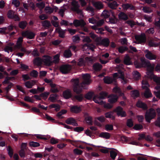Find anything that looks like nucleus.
<instances>
[{
  "label": "nucleus",
  "mask_w": 160,
  "mask_h": 160,
  "mask_svg": "<svg viewBox=\"0 0 160 160\" xmlns=\"http://www.w3.org/2000/svg\"><path fill=\"white\" fill-rule=\"evenodd\" d=\"M49 94V92H46L41 93L40 94V96L42 97L43 99L46 100Z\"/></svg>",
  "instance_id": "ea45409f"
},
{
  "label": "nucleus",
  "mask_w": 160,
  "mask_h": 160,
  "mask_svg": "<svg viewBox=\"0 0 160 160\" xmlns=\"http://www.w3.org/2000/svg\"><path fill=\"white\" fill-rule=\"evenodd\" d=\"M15 15V14H14V12L11 10H10L8 11L7 14L8 17L9 18L11 19L13 17V16H14Z\"/></svg>",
  "instance_id": "13d9d810"
},
{
  "label": "nucleus",
  "mask_w": 160,
  "mask_h": 160,
  "mask_svg": "<svg viewBox=\"0 0 160 160\" xmlns=\"http://www.w3.org/2000/svg\"><path fill=\"white\" fill-rule=\"evenodd\" d=\"M29 144L30 146L33 147H38L40 146V144L38 142L34 141L30 142Z\"/></svg>",
  "instance_id": "49530a36"
},
{
  "label": "nucleus",
  "mask_w": 160,
  "mask_h": 160,
  "mask_svg": "<svg viewBox=\"0 0 160 160\" xmlns=\"http://www.w3.org/2000/svg\"><path fill=\"white\" fill-rule=\"evenodd\" d=\"M110 157L113 160H114L117 155V153L115 151L112 150L110 152Z\"/></svg>",
  "instance_id": "8fccbe9b"
},
{
  "label": "nucleus",
  "mask_w": 160,
  "mask_h": 160,
  "mask_svg": "<svg viewBox=\"0 0 160 160\" xmlns=\"http://www.w3.org/2000/svg\"><path fill=\"white\" fill-rule=\"evenodd\" d=\"M58 95L57 94H51L48 98V100L51 102H55L58 99Z\"/></svg>",
  "instance_id": "c85d7f7f"
},
{
  "label": "nucleus",
  "mask_w": 160,
  "mask_h": 160,
  "mask_svg": "<svg viewBox=\"0 0 160 160\" xmlns=\"http://www.w3.org/2000/svg\"><path fill=\"white\" fill-rule=\"evenodd\" d=\"M139 92L138 90H134L132 91V96L134 98H136L139 97Z\"/></svg>",
  "instance_id": "e433bc0d"
},
{
  "label": "nucleus",
  "mask_w": 160,
  "mask_h": 160,
  "mask_svg": "<svg viewBox=\"0 0 160 160\" xmlns=\"http://www.w3.org/2000/svg\"><path fill=\"white\" fill-rule=\"evenodd\" d=\"M82 77L83 81L82 83L79 82V79L78 78L72 79L71 80L72 82L73 90L77 94L82 92V89H85L84 88L85 85L89 84L91 82L90 80L91 76L89 74H82Z\"/></svg>",
  "instance_id": "f03ea898"
},
{
  "label": "nucleus",
  "mask_w": 160,
  "mask_h": 160,
  "mask_svg": "<svg viewBox=\"0 0 160 160\" xmlns=\"http://www.w3.org/2000/svg\"><path fill=\"white\" fill-rule=\"evenodd\" d=\"M70 110L72 112L78 113L81 111V109L80 107L77 106H74L71 108Z\"/></svg>",
  "instance_id": "b1692460"
},
{
  "label": "nucleus",
  "mask_w": 160,
  "mask_h": 160,
  "mask_svg": "<svg viewBox=\"0 0 160 160\" xmlns=\"http://www.w3.org/2000/svg\"><path fill=\"white\" fill-rule=\"evenodd\" d=\"M28 23L25 21H22L20 22L19 23V26L21 29H24L26 27Z\"/></svg>",
  "instance_id": "4c0bfd02"
},
{
  "label": "nucleus",
  "mask_w": 160,
  "mask_h": 160,
  "mask_svg": "<svg viewBox=\"0 0 160 160\" xmlns=\"http://www.w3.org/2000/svg\"><path fill=\"white\" fill-rule=\"evenodd\" d=\"M19 154L21 158H24L25 156V150L21 149L19 152Z\"/></svg>",
  "instance_id": "774afa93"
},
{
  "label": "nucleus",
  "mask_w": 160,
  "mask_h": 160,
  "mask_svg": "<svg viewBox=\"0 0 160 160\" xmlns=\"http://www.w3.org/2000/svg\"><path fill=\"white\" fill-rule=\"evenodd\" d=\"M118 18L119 19L126 21L128 19V17L127 15L123 12H121L118 14Z\"/></svg>",
  "instance_id": "bb28decb"
},
{
  "label": "nucleus",
  "mask_w": 160,
  "mask_h": 160,
  "mask_svg": "<svg viewBox=\"0 0 160 160\" xmlns=\"http://www.w3.org/2000/svg\"><path fill=\"white\" fill-rule=\"evenodd\" d=\"M136 105L137 107L142 108L143 110H147L148 107L147 104L140 101H138L136 103Z\"/></svg>",
  "instance_id": "dca6fc26"
},
{
  "label": "nucleus",
  "mask_w": 160,
  "mask_h": 160,
  "mask_svg": "<svg viewBox=\"0 0 160 160\" xmlns=\"http://www.w3.org/2000/svg\"><path fill=\"white\" fill-rule=\"evenodd\" d=\"M66 30H63L61 29V28L60 27H59L56 29V31L57 32H58L59 34V36L62 38H64L65 36V31H66Z\"/></svg>",
  "instance_id": "6ab92c4d"
},
{
  "label": "nucleus",
  "mask_w": 160,
  "mask_h": 160,
  "mask_svg": "<svg viewBox=\"0 0 160 160\" xmlns=\"http://www.w3.org/2000/svg\"><path fill=\"white\" fill-rule=\"evenodd\" d=\"M107 95L108 94L106 92L102 91L99 93V95L94 96L93 100L95 103L102 105L104 103V102L102 100L105 99Z\"/></svg>",
  "instance_id": "7ed1b4c3"
},
{
  "label": "nucleus",
  "mask_w": 160,
  "mask_h": 160,
  "mask_svg": "<svg viewBox=\"0 0 160 160\" xmlns=\"http://www.w3.org/2000/svg\"><path fill=\"white\" fill-rule=\"evenodd\" d=\"M67 112V111L66 110L63 109L61 110L60 112L58 113L57 114V116L59 118H62L63 117L61 116L62 115H63Z\"/></svg>",
  "instance_id": "a19ab883"
},
{
  "label": "nucleus",
  "mask_w": 160,
  "mask_h": 160,
  "mask_svg": "<svg viewBox=\"0 0 160 160\" xmlns=\"http://www.w3.org/2000/svg\"><path fill=\"white\" fill-rule=\"evenodd\" d=\"M113 91L114 92L117 94L119 96H122L123 94V92H122L121 88L117 86H116L113 88Z\"/></svg>",
  "instance_id": "393cba45"
},
{
  "label": "nucleus",
  "mask_w": 160,
  "mask_h": 160,
  "mask_svg": "<svg viewBox=\"0 0 160 160\" xmlns=\"http://www.w3.org/2000/svg\"><path fill=\"white\" fill-rule=\"evenodd\" d=\"M96 41L97 42V45H102L105 47H108L110 43L109 40L108 38H105L102 40L99 39V38H97Z\"/></svg>",
  "instance_id": "6e6552de"
},
{
  "label": "nucleus",
  "mask_w": 160,
  "mask_h": 160,
  "mask_svg": "<svg viewBox=\"0 0 160 160\" xmlns=\"http://www.w3.org/2000/svg\"><path fill=\"white\" fill-rule=\"evenodd\" d=\"M38 72L35 70H33L30 73V75L31 76L34 78H37L38 76Z\"/></svg>",
  "instance_id": "864d4df0"
},
{
  "label": "nucleus",
  "mask_w": 160,
  "mask_h": 160,
  "mask_svg": "<svg viewBox=\"0 0 160 160\" xmlns=\"http://www.w3.org/2000/svg\"><path fill=\"white\" fill-rule=\"evenodd\" d=\"M114 112L117 113L118 116L122 117H126L127 116L126 112L123 110V108L119 106L117 107L114 110Z\"/></svg>",
  "instance_id": "9d476101"
},
{
  "label": "nucleus",
  "mask_w": 160,
  "mask_h": 160,
  "mask_svg": "<svg viewBox=\"0 0 160 160\" xmlns=\"http://www.w3.org/2000/svg\"><path fill=\"white\" fill-rule=\"evenodd\" d=\"M118 97L116 95H110L108 101L111 104H113L116 102L118 100Z\"/></svg>",
  "instance_id": "f3484780"
},
{
  "label": "nucleus",
  "mask_w": 160,
  "mask_h": 160,
  "mask_svg": "<svg viewBox=\"0 0 160 160\" xmlns=\"http://www.w3.org/2000/svg\"><path fill=\"white\" fill-rule=\"evenodd\" d=\"M72 55L71 52L70 50H65L63 53V56L66 58L70 57Z\"/></svg>",
  "instance_id": "c9c22d12"
},
{
  "label": "nucleus",
  "mask_w": 160,
  "mask_h": 160,
  "mask_svg": "<svg viewBox=\"0 0 160 160\" xmlns=\"http://www.w3.org/2000/svg\"><path fill=\"white\" fill-rule=\"evenodd\" d=\"M145 89L143 93V96L146 98H148L152 97V94L149 88Z\"/></svg>",
  "instance_id": "4be33fe9"
},
{
  "label": "nucleus",
  "mask_w": 160,
  "mask_h": 160,
  "mask_svg": "<svg viewBox=\"0 0 160 160\" xmlns=\"http://www.w3.org/2000/svg\"><path fill=\"white\" fill-rule=\"evenodd\" d=\"M133 128L135 130H139L143 128V126L140 124H136L133 127Z\"/></svg>",
  "instance_id": "052dcab7"
},
{
  "label": "nucleus",
  "mask_w": 160,
  "mask_h": 160,
  "mask_svg": "<svg viewBox=\"0 0 160 160\" xmlns=\"http://www.w3.org/2000/svg\"><path fill=\"white\" fill-rule=\"evenodd\" d=\"M104 82L106 84H110L112 83L115 80L109 76H106L104 77L103 78Z\"/></svg>",
  "instance_id": "5701e85b"
},
{
  "label": "nucleus",
  "mask_w": 160,
  "mask_h": 160,
  "mask_svg": "<svg viewBox=\"0 0 160 160\" xmlns=\"http://www.w3.org/2000/svg\"><path fill=\"white\" fill-rule=\"evenodd\" d=\"M85 120L88 124L90 125L92 124V118L91 117L89 116L86 117L85 118Z\"/></svg>",
  "instance_id": "a18cd8bd"
},
{
  "label": "nucleus",
  "mask_w": 160,
  "mask_h": 160,
  "mask_svg": "<svg viewBox=\"0 0 160 160\" xmlns=\"http://www.w3.org/2000/svg\"><path fill=\"white\" fill-rule=\"evenodd\" d=\"M79 62H77L76 61H72L71 63H73L74 65L76 66L77 65L79 66H82L84 65V63L85 61H79ZM92 62L93 61H88Z\"/></svg>",
  "instance_id": "473e14b6"
},
{
  "label": "nucleus",
  "mask_w": 160,
  "mask_h": 160,
  "mask_svg": "<svg viewBox=\"0 0 160 160\" xmlns=\"http://www.w3.org/2000/svg\"><path fill=\"white\" fill-rule=\"evenodd\" d=\"M134 64L137 68H140L142 67L147 68V75L151 78H152L153 81L158 85H160V78L155 76L153 73L154 68V65L151 64L149 61H134Z\"/></svg>",
  "instance_id": "f257e3e1"
},
{
  "label": "nucleus",
  "mask_w": 160,
  "mask_h": 160,
  "mask_svg": "<svg viewBox=\"0 0 160 160\" xmlns=\"http://www.w3.org/2000/svg\"><path fill=\"white\" fill-rule=\"evenodd\" d=\"M22 35L23 37H26L29 39H32L34 38L35 34L30 31H27L22 32Z\"/></svg>",
  "instance_id": "9b49d317"
},
{
  "label": "nucleus",
  "mask_w": 160,
  "mask_h": 160,
  "mask_svg": "<svg viewBox=\"0 0 160 160\" xmlns=\"http://www.w3.org/2000/svg\"><path fill=\"white\" fill-rule=\"evenodd\" d=\"M142 10L146 13H150L152 12V10L149 7L145 6L143 7Z\"/></svg>",
  "instance_id": "603ef678"
},
{
  "label": "nucleus",
  "mask_w": 160,
  "mask_h": 160,
  "mask_svg": "<svg viewBox=\"0 0 160 160\" xmlns=\"http://www.w3.org/2000/svg\"><path fill=\"white\" fill-rule=\"evenodd\" d=\"M145 56L147 58L150 60L156 59H157L155 55L149 51H148L147 53L146 54Z\"/></svg>",
  "instance_id": "cd10ccee"
},
{
  "label": "nucleus",
  "mask_w": 160,
  "mask_h": 160,
  "mask_svg": "<svg viewBox=\"0 0 160 160\" xmlns=\"http://www.w3.org/2000/svg\"><path fill=\"white\" fill-rule=\"evenodd\" d=\"M59 61H33V63L35 66L39 67L41 66L42 62L44 63L46 66H50L52 63H58Z\"/></svg>",
  "instance_id": "39448f33"
},
{
  "label": "nucleus",
  "mask_w": 160,
  "mask_h": 160,
  "mask_svg": "<svg viewBox=\"0 0 160 160\" xmlns=\"http://www.w3.org/2000/svg\"><path fill=\"white\" fill-rule=\"evenodd\" d=\"M41 23L42 26L45 28H49L51 26L50 22L47 20L42 21Z\"/></svg>",
  "instance_id": "7c9ffc66"
},
{
  "label": "nucleus",
  "mask_w": 160,
  "mask_h": 160,
  "mask_svg": "<svg viewBox=\"0 0 160 160\" xmlns=\"http://www.w3.org/2000/svg\"><path fill=\"white\" fill-rule=\"evenodd\" d=\"M93 5L97 9H101L103 8V6L102 2H95Z\"/></svg>",
  "instance_id": "f704fd0d"
},
{
  "label": "nucleus",
  "mask_w": 160,
  "mask_h": 160,
  "mask_svg": "<svg viewBox=\"0 0 160 160\" xmlns=\"http://www.w3.org/2000/svg\"><path fill=\"white\" fill-rule=\"evenodd\" d=\"M93 95V92H89L88 93H87L85 95V98L86 99H88V100H90L91 99Z\"/></svg>",
  "instance_id": "09e8293b"
},
{
  "label": "nucleus",
  "mask_w": 160,
  "mask_h": 160,
  "mask_svg": "<svg viewBox=\"0 0 160 160\" xmlns=\"http://www.w3.org/2000/svg\"><path fill=\"white\" fill-rule=\"evenodd\" d=\"M122 7L124 10H127L129 8L131 10L135 9V7L131 4H123L122 5Z\"/></svg>",
  "instance_id": "c756f323"
},
{
  "label": "nucleus",
  "mask_w": 160,
  "mask_h": 160,
  "mask_svg": "<svg viewBox=\"0 0 160 160\" xmlns=\"http://www.w3.org/2000/svg\"><path fill=\"white\" fill-rule=\"evenodd\" d=\"M82 92L79 93L77 94V95H73L72 99L74 100H77L79 102H81L83 99L82 94H80Z\"/></svg>",
  "instance_id": "aec40b11"
},
{
  "label": "nucleus",
  "mask_w": 160,
  "mask_h": 160,
  "mask_svg": "<svg viewBox=\"0 0 160 160\" xmlns=\"http://www.w3.org/2000/svg\"><path fill=\"white\" fill-rule=\"evenodd\" d=\"M7 150L8 151V154L10 158H12L13 154V150L11 147L9 146L7 148Z\"/></svg>",
  "instance_id": "5fc2aeb1"
},
{
  "label": "nucleus",
  "mask_w": 160,
  "mask_h": 160,
  "mask_svg": "<svg viewBox=\"0 0 160 160\" xmlns=\"http://www.w3.org/2000/svg\"><path fill=\"white\" fill-rule=\"evenodd\" d=\"M71 5L72 7L71 9L72 11L76 12L78 14L81 15H82V12L79 9L80 6L78 2L73 0L71 2Z\"/></svg>",
  "instance_id": "423d86ee"
},
{
  "label": "nucleus",
  "mask_w": 160,
  "mask_h": 160,
  "mask_svg": "<svg viewBox=\"0 0 160 160\" xmlns=\"http://www.w3.org/2000/svg\"><path fill=\"white\" fill-rule=\"evenodd\" d=\"M128 48L126 47L121 46L118 48V51L119 53H123L125 51H127Z\"/></svg>",
  "instance_id": "c03bdc74"
},
{
  "label": "nucleus",
  "mask_w": 160,
  "mask_h": 160,
  "mask_svg": "<svg viewBox=\"0 0 160 160\" xmlns=\"http://www.w3.org/2000/svg\"><path fill=\"white\" fill-rule=\"evenodd\" d=\"M148 45L150 47H157L159 45L158 43H156L154 42V41L151 40H150L148 42Z\"/></svg>",
  "instance_id": "bf43d9fd"
},
{
  "label": "nucleus",
  "mask_w": 160,
  "mask_h": 160,
  "mask_svg": "<svg viewBox=\"0 0 160 160\" xmlns=\"http://www.w3.org/2000/svg\"><path fill=\"white\" fill-rule=\"evenodd\" d=\"M102 15L103 16L104 18H108L110 15V12L106 10H104L103 11L102 14Z\"/></svg>",
  "instance_id": "de8ad7c7"
},
{
  "label": "nucleus",
  "mask_w": 160,
  "mask_h": 160,
  "mask_svg": "<svg viewBox=\"0 0 160 160\" xmlns=\"http://www.w3.org/2000/svg\"><path fill=\"white\" fill-rule=\"evenodd\" d=\"M50 86L51 88L50 89L51 92L55 93L59 92V89L60 88V86L59 85L52 83H51L50 84Z\"/></svg>",
  "instance_id": "f8f14e48"
},
{
  "label": "nucleus",
  "mask_w": 160,
  "mask_h": 160,
  "mask_svg": "<svg viewBox=\"0 0 160 160\" xmlns=\"http://www.w3.org/2000/svg\"><path fill=\"white\" fill-rule=\"evenodd\" d=\"M142 88L143 89L148 88V87L149 86L148 81L145 80H143L142 81Z\"/></svg>",
  "instance_id": "58836bf2"
},
{
  "label": "nucleus",
  "mask_w": 160,
  "mask_h": 160,
  "mask_svg": "<svg viewBox=\"0 0 160 160\" xmlns=\"http://www.w3.org/2000/svg\"><path fill=\"white\" fill-rule=\"evenodd\" d=\"M91 28L96 31V33L101 34H103V32L104 29L102 28H98L96 26H91Z\"/></svg>",
  "instance_id": "a878e982"
},
{
  "label": "nucleus",
  "mask_w": 160,
  "mask_h": 160,
  "mask_svg": "<svg viewBox=\"0 0 160 160\" xmlns=\"http://www.w3.org/2000/svg\"><path fill=\"white\" fill-rule=\"evenodd\" d=\"M36 6L41 11L42 9L45 7V4L43 2H42L40 3H37Z\"/></svg>",
  "instance_id": "3c124183"
},
{
  "label": "nucleus",
  "mask_w": 160,
  "mask_h": 160,
  "mask_svg": "<svg viewBox=\"0 0 160 160\" xmlns=\"http://www.w3.org/2000/svg\"><path fill=\"white\" fill-rule=\"evenodd\" d=\"M156 116V113L155 110L152 108H150L148 111H147L145 115V118L146 121L150 123L151 120L154 118Z\"/></svg>",
  "instance_id": "20e7f679"
},
{
  "label": "nucleus",
  "mask_w": 160,
  "mask_h": 160,
  "mask_svg": "<svg viewBox=\"0 0 160 160\" xmlns=\"http://www.w3.org/2000/svg\"><path fill=\"white\" fill-rule=\"evenodd\" d=\"M113 113L112 112H106L105 115L106 118H111L112 117L113 119L114 118V117L112 115Z\"/></svg>",
  "instance_id": "680f3d73"
},
{
  "label": "nucleus",
  "mask_w": 160,
  "mask_h": 160,
  "mask_svg": "<svg viewBox=\"0 0 160 160\" xmlns=\"http://www.w3.org/2000/svg\"><path fill=\"white\" fill-rule=\"evenodd\" d=\"M108 6L110 8L112 9H116L119 4L117 3L116 1L112 2H109L108 3Z\"/></svg>",
  "instance_id": "412c9836"
},
{
  "label": "nucleus",
  "mask_w": 160,
  "mask_h": 160,
  "mask_svg": "<svg viewBox=\"0 0 160 160\" xmlns=\"http://www.w3.org/2000/svg\"><path fill=\"white\" fill-rule=\"evenodd\" d=\"M34 85V84L33 81L30 82L28 81L25 83V86L28 88H32Z\"/></svg>",
  "instance_id": "79ce46f5"
},
{
  "label": "nucleus",
  "mask_w": 160,
  "mask_h": 160,
  "mask_svg": "<svg viewBox=\"0 0 160 160\" xmlns=\"http://www.w3.org/2000/svg\"><path fill=\"white\" fill-rule=\"evenodd\" d=\"M105 128L107 131L112 130H113V126L112 124H108L105 125Z\"/></svg>",
  "instance_id": "e2e57ef3"
},
{
  "label": "nucleus",
  "mask_w": 160,
  "mask_h": 160,
  "mask_svg": "<svg viewBox=\"0 0 160 160\" xmlns=\"http://www.w3.org/2000/svg\"><path fill=\"white\" fill-rule=\"evenodd\" d=\"M65 8L61 9H59L58 11V14L62 17L64 16V12L66 11Z\"/></svg>",
  "instance_id": "0e129e2a"
},
{
  "label": "nucleus",
  "mask_w": 160,
  "mask_h": 160,
  "mask_svg": "<svg viewBox=\"0 0 160 160\" xmlns=\"http://www.w3.org/2000/svg\"><path fill=\"white\" fill-rule=\"evenodd\" d=\"M135 38L138 42V43L135 42L136 43L141 44L145 43L146 41V38L144 33L141 34L139 35H136L135 36Z\"/></svg>",
  "instance_id": "1a4fd4ad"
},
{
  "label": "nucleus",
  "mask_w": 160,
  "mask_h": 160,
  "mask_svg": "<svg viewBox=\"0 0 160 160\" xmlns=\"http://www.w3.org/2000/svg\"><path fill=\"white\" fill-rule=\"evenodd\" d=\"M44 10L45 12L48 14H50L53 11V9L50 7H46L45 8Z\"/></svg>",
  "instance_id": "6e6d98bb"
},
{
  "label": "nucleus",
  "mask_w": 160,
  "mask_h": 160,
  "mask_svg": "<svg viewBox=\"0 0 160 160\" xmlns=\"http://www.w3.org/2000/svg\"><path fill=\"white\" fill-rule=\"evenodd\" d=\"M62 95L64 98L66 99H68L70 98H72L73 96V95L71 91L68 89L63 92Z\"/></svg>",
  "instance_id": "4468645a"
},
{
  "label": "nucleus",
  "mask_w": 160,
  "mask_h": 160,
  "mask_svg": "<svg viewBox=\"0 0 160 160\" xmlns=\"http://www.w3.org/2000/svg\"><path fill=\"white\" fill-rule=\"evenodd\" d=\"M73 152L75 154L78 155H80L82 153V151L81 150L78 148H75L73 150Z\"/></svg>",
  "instance_id": "69168bd1"
},
{
  "label": "nucleus",
  "mask_w": 160,
  "mask_h": 160,
  "mask_svg": "<svg viewBox=\"0 0 160 160\" xmlns=\"http://www.w3.org/2000/svg\"><path fill=\"white\" fill-rule=\"evenodd\" d=\"M126 124L127 126L129 128H131L134 125L133 122L131 118L128 119L127 121Z\"/></svg>",
  "instance_id": "37998d69"
},
{
  "label": "nucleus",
  "mask_w": 160,
  "mask_h": 160,
  "mask_svg": "<svg viewBox=\"0 0 160 160\" xmlns=\"http://www.w3.org/2000/svg\"><path fill=\"white\" fill-rule=\"evenodd\" d=\"M93 69L95 71H99L102 68V66L100 64L98 63H96L93 65Z\"/></svg>",
  "instance_id": "72a5a7b5"
},
{
  "label": "nucleus",
  "mask_w": 160,
  "mask_h": 160,
  "mask_svg": "<svg viewBox=\"0 0 160 160\" xmlns=\"http://www.w3.org/2000/svg\"><path fill=\"white\" fill-rule=\"evenodd\" d=\"M22 41L23 38L22 37H19L17 41L16 44L14 46L13 49H19L22 46Z\"/></svg>",
  "instance_id": "a211bd4d"
},
{
  "label": "nucleus",
  "mask_w": 160,
  "mask_h": 160,
  "mask_svg": "<svg viewBox=\"0 0 160 160\" xmlns=\"http://www.w3.org/2000/svg\"><path fill=\"white\" fill-rule=\"evenodd\" d=\"M32 55L34 57H37L39 55V53L36 48H35L32 53Z\"/></svg>",
  "instance_id": "338daca9"
},
{
  "label": "nucleus",
  "mask_w": 160,
  "mask_h": 160,
  "mask_svg": "<svg viewBox=\"0 0 160 160\" xmlns=\"http://www.w3.org/2000/svg\"><path fill=\"white\" fill-rule=\"evenodd\" d=\"M104 23V19H102L97 21L96 22L97 27H101L102 26Z\"/></svg>",
  "instance_id": "4d7b16f0"
},
{
  "label": "nucleus",
  "mask_w": 160,
  "mask_h": 160,
  "mask_svg": "<svg viewBox=\"0 0 160 160\" xmlns=\"http://www.w3.org/2000/svg\"><path fill=\"white\" fill-rule=\"evenodd\" d=\"M65 122L68 124L72 125L74 126H78L76 120L73 118H68L66 121Z\"/></svg>",
  "instance_id": "2eb2a0df"
},
{
  "label": "nucleus",
  "mask_w": 160,
  "mask_h": 160,
  "mask_svg": "<svg viewBox=\"0 0 160 160\" xmlns=\"http://www.w3.org/2000/svg\"><path fill=\"white\" fill-rule=\"evenodd\" d=\"M99 136L102 138L108 139L110 137V134L108 132H102L100 134Z\"/></svg>",
  "instance_id": "2f4dec72"
},
{
  "label": "nucleus",
  "mask_w": 160,
  "mask_h": 160,
  "mask_svg": "<svg viewBox=\"0 0 160 160\" xmlns=\"http://www.w3.org/2000/svg\"><path fill=\"white\" fill-rule=\"evenodd\" d=\"M73 24L76 27L81 26L82 28L86 25V23L83 19L75 20L73 21Z\"/></svg>",
  "instance_id": "ddd939ff"
},
{
  "label": "nucleus",
  "mask_w": 160,
  "mask_h": 160,
  "mask_svg": "<svg viewBox=\"0 0 160 160\" xmlns=\"http://www.w3.org/2000/svg\"><path fill=\"white\" fill-rule=\"evenodd\" d=\"M72 68V66L71 65H62L60 68V71L62 74H67L70 72Z\"/></svg>",
  "instance_id": "0eeeda50"
}]
</instances>
